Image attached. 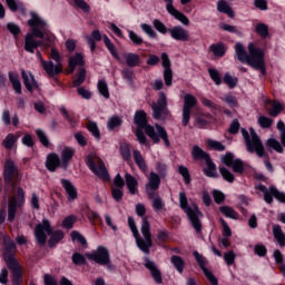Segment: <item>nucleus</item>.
I'll return each instance as SVG.
<instances>
[{
  "mask_svg": "<svg viewBox=\"0 0 285 285\" xmlns=\"http://www.w3.org/2000/svg\"><path fill=\"white\" fill-rule=\"evenodd\" d=\"M164 1L166 2V10L168 14L174 17V19H176L177 21H180L183 26H190V19H188L186 14H184L181 11L175 8V6L173 4L174 0H164Z\"/></svg>",
  "mask_w": 285,
  "mask_h": 285,
  "instance_id": "2eb2a0df",
  "label": "nucleus"
},
{
  "mask_svg": "<svg viewBox=\"0 0 285 285\" xmlns=\"http://www.w3.org/2000/svg\"><path fill=\"white\" fill-rule=\"evenodd\" d=\"M21 77L28 92H35V90L39 89V82H37V79H35V76L31 72L28 75V72L22 69Z\"/></svg>",
  "mask_w": 285,
  "mask_h": 285,
  "instance_id": "6ab92c4d",
  "label": "nucleus"
},
{
  "mask_svg": "<svg viewBox=\"0 0 285 285\" xmlns=\"http://www.w3.org/2000/svg\"><path fill=\"white\" fill-rule=\"evenodd\" d=\"M7 30L13 36L14 39H19V35H21V28L14 22L7 23Z\"/></svg>",
  "mask_w": 285,
  "mask_h": 285,
  "instance_id": "6e6d98bb",
  "label": "nucleus"
},
{
  "mask_svg": "<svg viewBox=\"0 0 285 285\" xmlns=\"http://www.w3.org/2000/svg\"><path fill=\"white\" fill-rule=\"evenodd\" d=\"M220 213L225 215V217H228L229 219H238L239 214L233 209V207L229 206H222L220 207Z\"/></svg>",
  "mask_w": 285,
  "mask_h": 285,
  "instance_id": "09e8293b",
  "label": "nucleus"
},
{
  "mask_svg": "<svg viewBox=\"0 0 285 285\" xmlns=\"http://www.w3.org/2000/svg\"><path fill=\"white\" fill-rule=\"evenodd\" d=\"M104 43L107 50L110 52L111 57H114L116 61H121V57H119V53L117 52V48L115 47V43H112V40H110L108 36L104 37Z\"/></svg>",
  "mask_w": 285,
  "mask_h": 285,
  "instance_id": "72a5a7b5",
  "label": "nucleus"
},
{
  "mask_svg": "<svg viewBox=\"0 0 285 285\" xmlns=\"http://www.w3.org/2000/svg\"><path fill=\"white\" fill-rule=\"evenodd\" d=\"M222 161L225 166L233 168L234 173H244V161L242 159H236L235 156L230 153H227L225 156L222 157Z\"/></svg>",
  "mask_w": 285,
  "mask_h": 285,
  "instance_id": "dca6fc26",
  "label": "nucleus"
},
{
  "mask_svg": "<svg viewBox=\"0 0 285 285\" xmlns=\"http://www.w3.org/2000/svg\"><path fill=\"white\" fill-rule=\"evenodd\" d=\"M170 262L178 273H184V268L186 267V262L184 261V258L178 255H174L171 256Z\"/></svg>",
  "mask_w": 285,
  "mask_h": 285,
  "instance_id": "ea45409f",
  "label": "nucleus"
},
{
  "mask_svg": "<svg viewBox=\"0 0 285 285\" xmlns=\"http://www.w3.org/2000/svg\"><path fill=\"white\" fill-rule=\"evenodd\" d=\"M125 179H126V185L130 195H135L137 193V186H138L137 179L132 177V175L130 174H126Z\"/></svg>",
  "mask_w": 285,
  "mask_h": 285,
  "instance_id": "4c0bfd02",
  "label": "nucleus"
},
{
  "mask_svg": "<svg viewBox=\"0 0 285 285\" xmlns=\"http://www.w3.org/2000/svg\"><path fill=\"white\" fill-rule=\"evenodd\" d=\"M284 110V105L275 100L272 102V107L268 109L269 117H277Z\"/></svg>",
  "mask_w": 285,
  "mask_h": 285,
  "instance_id": "c03bdc74",
  "label": "nucleus"
},
{
  "mask_svg": "<svg viewBox=\"0 0 285 285\" xmlns=\"http://www.w3.org/2000/svg\"><path fill=\"white\" fill-rule=\"evenodd\" d=\"M134 159L140 170H142V173H146V170H148L146 161L144 160V156H141V153H139V150H134Z\"/></svg>",
  "mask_w": 285,
  "mask_h": 285,
  "instance_id": "49530a36",
  "label": "nucleus"
},
{
  "mask_svg": "<svg viewBox=\"0 0 285 285\" xmlns=\"http://www.w3.org/2000/svg\"><path fill=\"white\" fill-rule=\"evenodd\" d=\"M30 16L31 19L28 20V26H30L33 36L45 41V48H51L52 43H55V38L51 36L46 37L45 35L48 23L43 19L39 18V14L35 11H31Z\"/></svg>",
  "mask_w": 285,
  "mask_h": 285,
  "instance_id": "39448f33",
  "label": "nucleus"
},
{
  "mask_svg": "<svg viewBox=\"0 0 285 285\" xmlns=\"http://www.w3.org/2000/svg\"><path fill=\"white\" fill-rule=\"evenodd\" d=\"M12 179H14V181H19L21 176L19 175V169L14 166V163L7 160L4 165V180L7 184H12Z\"/></svg>",
  "mask_w": 285,
  "mask_h": 285,
  "instance_id": "a211bd4d",
  "label": "nucleus"
},
{
  "mask_svg": "<svg viewBox=\"0 0 285 285\" xmlns=\"http://www.w3.org/2000/svg\"><path fill=\"white\" fill-rule=\"evenodd\" d=\"M246 150L247 153H256L258 157H264L266 155V150L262 144H247Z\"/></svg>",
  "mask_w": 285,
  "mask_h": 285,
  "instance_id": "e433bc0d",
  "label": "nucleus"
},
{
  "mask_svg": "<svg viewBox=\"0 0 285 285\" xmlns=\"http://www.w3.org/2000/svg\"><path fill=\"white\" fill-rule=\"evenodd\" d=\"M119 126H121V118L119 117H112L107 124L108 130H115V128H119Z\"/></svg>",
  "mask_w": 285,
  "mask_h": 285,
  "instance_id": "774afa93",
  "label": "nucleus"
},
{
  "mask_svg": "<svg viewBox=\"0 0 285 285\" xmlns=\"http://www.w3.org/2000/svg\"><path fill=\"white\" fill-rule=\"evenodd\" d=\"M86 257L96 264H100V266H107V264H110V254L104 246H99L96 250L86 254Z\"/></svg>",
  "mask_w": 285,
  "mask_h": 285,
  "instance_id": "9b49d317",
  "label": "nucleus"
},
{
  "mask_svg": "<svg viewBox=\"0 0 285 285\" xmlns=\"http://www.w3.org/2000/svg\"><path fill=\"white\" fill-rule=\"evenodd\" d=\"M153 118L154 119H166V115L168 112V108L159 107L157 105H151Z\"/></svg>",
  "mask_w": 285,
  "mask_h": 285,
  "instance_id": "c9c22d12",
  "label": "nucleus"
},
{
  "mask_svg": "<svg viewBox=\"0 0 285 285\" xmlns=\"http://www.w3.org/2000/svg\"><path fill=\"white\" fill-rule=\"evenodd\" d=\"M219 173L226 181H229L230 184L235 181V176L233 175V173H230L225 167H219Z\"/></svg>",
  "mask_w": 285,
  "mask_h": 285,
  "instance_id": "e2e57ef3",
  "label": "nucleus"
},
{
  "mask_svg": "<svg viewBox=\"0 0 285 285\" xmlns=\"http://www.w3.org/2000/svg\"><path fill=\"white\" fill-rule=\"evenodd\" d=\"M24 50L26 52H29L30 55H35V32L27 33L24 37Z\"/></svg>",
  "mask_w": 285,
  "mask_h": 285,
  "instance_id": "f704fd0d",
  "label": "nucleus"
},
{
  "mask_svg": "<svg viewBox=\"0 0 285 285\" xmlns=\"http://www.w3.org/2000/svg\"><path fill=\"white\" fill-rule=\"evenodd\" d=\"M126 66L128 68H137V66L141 65V57H139L138 53L135 52H126L122 55Z\"/></svg>",
  "mask_w": 285,
  "mask_h": 285,
  "instance_id": "b1692460",
  "label": "nucleus"
},
{
  "mask_svg": "<svg viewBox=\"0 0 285 285\" xmlns=\"http://www.w3.org/2000/svg\"><path fill=\"white\" fill-rule=\"evenodd\" d=\"M207 167L204 169V173L207 177H217V169L215 168V165L213 160L207 159L206 160Z\"/></svg>",
  "mask_w": 285,
  "mask_h": 285,
  "instance_id": "3c124183",
  "label": "nucleus"
},
{
  "mask_svg": "<svg viewBox=\"0 0 285 285\" xmlns=\"http://www.w3.org/2000/svg\"><path fill=\"white\" fill-rule=\"evenodd\" d=\"M145 266L150 271L153 279L156 282V284H161V272L159 271V267L155 264V262L150 261L149 258L145 259Z\"/></svg>",
  "mask_w": 285,
  "mask_h": 285,
  "instance_id": "4be33fe9",
  "label": "nucleus"
},
{
  "mask_svg": "<svg viewBox=\"0 0 285 285\" xmlns=\"http://www.w3.org/2000/svg\"><path fill=\"white\" fill-rule=\"evenodd\" d=\"M160 184L161 179L159 178V175L155 174V171H151L148 178V184L146 186L148 195H153L150 190H157Z\"/></svg>",
  "mask_w": 285,
  "mask_h": 285,
  "instance_id": "393cba45",
  "label": "nucleus"
},
{
  "mask_svg": "<svg viewBox=\"0 0 285 285\" xmlns=\"http://www.w3.org/2000/svg\"><path fill=\"white\" fill-rule=\"evenodd\" d=\"M247 48L248 51H246V48H244L242 42H237L235 45V52L240 63H247V66H250L258 58V56L262 55L264 49L256 47L253 42H249Z\"/></svg>",
  "mask_w": 285,
  "mask_h": 285,
  "instance_id": "0eeeda50",
  "label": "nucleus"
},
{
  "mask_svg": "<svg viewBox=\"0 0 285 285\" xmlns=\"http://www.w3.org/2000/svg\"><path fill=\"white\" fill-rule=\"evenodd\" d=\"M3 244L6 248V253L3 255L4 262L8 265V268L11 269V273L13 275V284H21V279L23 277L21 273V266H19V262H17V258L11 253V250H14L17 247L14 246V242L10 239V236L3 237Z\"/></svg>",
  "mask_w": 285,
  "mask_h": 285,
  "instance_id": "20e7f679",
  "label": "nucleus"
},
{
  "mask_svg": "<svg viewBox=\"0 0 285 285\" xmlns=\"http://www.w3.org/2000/svg\"><path fill=\"white\" fill-rule=\"evenodd\" d=\"M60 164L61 159H59V156L57 154H49L47 156L46 168H48L50 173H55V170L59 168Z\"/></svg>",
  "mask_w": 285,
  "mask_h": 285,
  "instance_id": "c85d7f7f",
  "label": "nucleus"
},
{
  "mask_svg": "<svg viewBox=\"0 0 285 285\" xmlns=\"http://www.w3.org/2000/svg\"><path fill=\"white\" fill-rule=\"evenodd\" d=\"M75 222H77V217H75V215L67 216L62 220V227H65L67 230H70V228L75 226Z\"/></svg>",
  "mask_w": 285,
  "mask_h": 285,
  "instance_id": "69168bd1",
  "label": "nucleus"
},
{
  "mask_svg": "<svg viewBox=\"0 0 285 285\" xmlns=\"http://www.w3.org/2000/svg\"><path fill=\"white\" fill-rule=\"evenodd\" d=\"M160 59H161V66L164 70L173 69L171 68L173 63L170 62V57L168 56V53L163 52L160 56Z\"/></svg>",
  "mask_w": 285,
  "mask_h": 285,
  "instance_id": "338daca9",
  "label": "nucleus"
},
{
  "mask_svg": "<svg viewBox=\"0 0 285 285\" xmlns=\"http://www.w3.org/2000/svg\"><path fill=\"white\" fill-rule=\"evenodd\" d=\"M217 10L222 14H227V17H229V19H235V11L233 10L230 4H228V2L226 0H219L217 2Z\"/></svg>",
  "mask_w": 285,
  "mask_h": 285,
  "instance_id": "c756f323",
  "label": "nucleus"
},
{
  "mask_svg": "<svg viewBox=\"0 0 285 285\" xmlns=\"http://www.w3.org/2000/svg\"><path fill=\"white\" fill-rule=\"evenodd\" d=\"M178 199L181 210L186 213L195 230L199 233V230H202V223L199 222V218L202 217V212H199V207H197V205L195 204L190 207L188 205V196H186V193L184 191L179 193Z\"/></svg>",
  "mask_w": 285,
  "mask_h": 285,
  "instance_id": "423d86ee",
  "label": "nucleus"
},
{
  "mask_svg": "<svg viewBox=\"0 0 285 285\" xmlns=\"http://www.w3.org/2000/svg\"><path fill=\"white\" fill-rule=\"evenodd\" d=\"M153 26H154L155 30L160 32V35H166L170 30V28L168 29V27H166V24H164V22H161V20H159V19H155L153 21Z\"/></svg>",
  "mask_w": 285,
  "mask_h": 285,
  "instance_id": "13d9d810",
  "label": "nucleus"
},
{
  "mask_svg": "<svg viewBox=\"0 0 285 285\" xmlns=\"http://www.w3.org/2000/svg\"><path fill=\"white\" fill-rule=\"evenodd\" d=\"M128 36L130 41L134 43V46H141L144 43V38L141 36L137 35V32L132 30H128Z\"/></svg>",
  "mask_w": 285,
  "mask_h": 285,
  "instance_id": "052dcab7",
  "label": "nucleus"
},
{
  "mask_svg": "<svg viewBox=\"0 0 285 285\" xmlns=\"http://www.w3.org/2000/svg\"><path fill=\"white\" fill-rule=\"evenodd\" d=\"M73 155H75V149H72L70 147H66L61 151V159H62L63 166H68V161H70V159H72Z\"/></svg>",
  "mask_w": 285,
  "mask_h": 285,
  "instance_id": "de8ad7c7",
  "label": "nucleus"
},
{
  "mask_svg": "<svg viewBox=\"0 0 285 285\" xmlns=\"http://www.w3.org/2000/svg\"><path fill=\"white\" fill-rule=\"evenodd\" d=\"M128 226L136 239L138 248L148 255L150 253V247L153 246V234H150V223H148V218H142L140 230L144 238L139 237V229H137V225L132 217H128Z\"/></svg>",
  "mask_w": 285,
  "mask_h": 285,
  "instance_id": "f03ea898",
  "label": "nucleus"
},
{
  "mask_svg": "<svg viewBox=\"0 0 285 285\" xmlns=\"http://www.w3.org/2000/svg\"><path fill=\"white\" fill-rule=\"evenodd\" d=\"M87 166L92 170L99 179H102V181H110V175H108V169H106V165L104 164V160L99 158L97 155L89 156L87 159Z\"/></svg>",
  "mask_w": 285,
  "mask_h": 285,
  "instance_id": "6e6552de",
  "label": "nucleus"
},
{
  "mask_svg": "<svg viewBox=\"0 0 285 285\" xmlns=\"http://www.w3.org/2000/svg\"><path fill=\"white\" fill-rule=\"evenodd\" d=\"M77 66H86V61L83 60V55L77 52L73 57L69 58L68 68L69 75H72L75 70L77 69Z\"/></svg>",
  "mask_w": 285,
  "mask_h": 285,
  "instance_id": "5701e85b",
  "label": "nucleus"
},
{
  "mask_svg": "<svg viewBox=\"0 0 285 285\" xmlns=\"http://www.w3.org/2000/svg\"><path fill=\"white\" fill-rule=\"evenodd\" d=\"M140 28L142 32H145V35L150 37V39H157V32L155 31V29H153L150 24L141 23Z\"/></svg>",
  "mask_w": 285,
  "mask_h": 285,
  "instance_id": "680f3d73",
  "label": "nucleus"
},
{
  "mask_svg": "<svg viewBox=\"0 0 285 285\" xmlns=\"http://www.w3.org/2000/svg\"><path fill=\"white\" fill-rule=\"evenodd\" d=\"M98 92L102 95L105 99H110V90L108 89V82L106 80H98Z\"/></svg>",
  "mask_w": 285,
  "mask_h": 285,
  "instance_id": "a18cd8bd",
  "label": "nucleus"
},
{
  "mask_svg": "<svg viewBox=\"0 0 285 285\" xmlns=\"http://www.w3.org/2000/svg\"><path fill=\"white\" fill-rule=\"evenodd\" d=\"M264 50L261 52L257 59H255L250 68H254L255 70H259L261 75L266 76V61L264 60Z\"/></svg>",
  "mask_w": 285,
  "mask_h": 285,
  "instance_id": "7c9ffc66",
  "label": "nucleus"
},
{
  "mask_svg": "<svg viewBox=\"0 0 285 285\" xmlns=\"http://www.w3.org/2000/svg\"><path fill=\"white\" fill-rule=\"evenodd\" d=\"M35 235L40 246H43V244H46L48 235H51L49 240L50 246H55V244H59V242L63 239V232H52V227L50 226V222H48V219H43L40 224L36 226Z\"/></svg>",
  "mask_w": 285,
  "mask_h": 285,
  "instance_id": "7ed1b4c3",
  "label": "nucleus"
},
{
  "mask_svg": "<svg viewBox=\"0 0 285 285\" xmlns=\"http://www.w3.org/2000/svg\"><path fill=\"white\" fill-rule=\"evenodd\" d=\"M86 81V69L79 68L77 73V79L73 80V88H79Z\"/></svg>",
  "mask_w": 285,
  "mask_h": 285,
  "instance_id": "603ef678",
  "label": "nucleus"
},
{
  "mask_svg": "<svg viewBox=\"0 0 285 285\" xmlns=\"http://www.w3.org/2000/svg\"><path fill=\"white\" fill-rule=\"evenodd\" d=\"M13 197L9 200V209H8V220L14 222V216L17 215V208L19 206H23V202H26V194L23 191V188L13 186Z\"/></svg>",
  "mask_w": 285,
  "mask_h": 285,
  "instance_id": "1a4fd4ad",
  "label": "nucleus"
},
{
  "mask_svg": "<svg viewBox=\"0 0 285 285\" xmlns=\"http://www.w3.org/2000/svg\"><path fill=\"white\" fill-rule=\"evenodd\" d=\"M163 77L165 85L170 88L173 86V69H164Z\"/></svg>",
  "mask_w": 285,
  "mask_h": 285,
  "instance_id": "0e129e2a",
  "label": "nucleus"
},
{
  "mask_svg": "<svg viewBox=\"0 0 285 285\" xmlns=\"http://www.w3.org/2000/svg\"><path fill=\"white\" fill-rule=\"evenodd\" d=\"M86 128L90 135L96 139V141H100L101 139V131L99 130V126L96 121L89 120L86 125Z\"/></svg>",
  "mask_w": 285,
  "mask_h": 285,
  "instance_id": "473e14b6",
  "label": "nucleus"
},
{
  "mask_svg": "<svg viewBox=\"0 0 285 285\" xmlns=\"http://www.w3.org/2000/svg\"><path fill=\"white\" fill-rule=\"evenodd\" d=\"M9 81L12 85V88L17 95H21V80H19V75L13 71L8 72Z\"/></svg>",
  "mask_w": 285,
  "mask_h": 285,
  "instance_id": "2f4dec72",
  "label": "nucleus"
},
{
  "mask_svg": "<svg viewBox=\"0 0 285 285\" xmlns=\"http://www.w3.org/2000/svg\"><path fill=\"white\" fill-rule=\"evenodd\" d=\"M208 75H209L212 81H214V83H216V86H222V75H219V71L217 69L209 68Z\"/></svg>",
  "mask_w": 285,
  "mask_h": 285,
  "instance_id": "4d7b16f0",
  "label": "nucleus"
},
{
  "mask_svg": "<svg viewBox=\"0 0 285 285\" xmlns=\"http://www.w3.org/2000/svg\"><path fill=\"white\" fill-rule=\"evenodd\" d=\"M6 3L11 12H19L22 17L28 14V8L21 0H6Z\"/></svg>",
  "mask_w": 285,
  "mask_h": 285,
  "instance_id": "412c9836",
  "label": "nucleus"
},
{
  "mask_svg": "<svg viewBox=\"0 0 285 285\" xmlns=\"http://www.w3.org/2000/svg\"><path fill=\"white\" fill-rule=\"evenodd\" d=\"M86 40H87V43L90 48V51L95 52L97 50V42L96 41H101V31H99V29H95L91 32V37L87 36Z\"/></svg>",
  "mask_w": 285,
  "mask_h": 285,
  "instance_id": "cd10ccee",
  "label": "nucleus"
},
{
  "mask_svg": "<svg viewBox=\"0 0 285 285\" xmlns=\"http://www.w3.org/2000/svg\"><path fill=\"white\" fill-rule=\"evenodd\" d=\"M273 233L276 242H278L279 246H285V235L279 225L273 226Z\"/></svg>",
  "mask_w": 285,
  "mask_h": 285,
  "instance_id": "a19ab883",
  "label": "nucleus"
},
{
  "mask_svg": "<svg viewBox=\"0 0 285 285\" xmlns=\"http://www.w3.org/2000/svg\"><path fill=\"white\" fill-rule=\"evenodd\" d=\"M36 57H37V59H39L43 70L47 72L48 77H55V75H61V72H63L62 63L55 65V62H52V61H46L43 59V56L41 55V51L37 50Z\"/></svg>",
  "mask_w": 285,
  "mask_h": 285,
  "instance_id": "9d476101",
  "label": "nucleus"
},
{
  "mask_svg": "<svg viewBox=\"0 0 285 285\" xmlns=\"http://www.w3.org/2000/svg\"><path fill=\"white\" fill-rule=\"evenodd\" d=\"M197 106V98L190 94L185 95L183 106V126H188L190 121V112Z\"/></svg>",
  "mask_w": 285,
  "mask_h": 285,
  "instance_id": "ddd939ff",
  "label": "nucleus"
},
{
  "mask_svg": "<svg viewBox=\"0 0 285 285\" xmlns=\"http://www.w3.org/2000/svg\"><path fill=\"white\" fill-rule=\"evenodd\" d=\"M224 83L228 86V88L233 89L237 86V82L239 81L237 78L230 76V73L226 72L223 78Z\"/></svg>",
  "mask_w": 285,
  "mask_h": 285,
  "instance_id": "bf43d9fd",
  "label": "nucleus"
},
{
  "mask_svg": "<svg viewBox=\"0 0 285 285\" xmlns=\"http://www.w3.org/2000/svg\"><path fill=\"white\" fill-rule=\"evenodd\" d=\"M226 45L224 42H217L209 46V52L216 57V59H222V57L226 56Z\"/></svg>",
  "mask_w": 285,
  "mask_h": 285,
  "instance_id": "a878e982",
  "label": "nucleus"
},
{
  "mask_svg": "<svg viewBox=\"0 0 285 285\" xmlns=\"http://www.w3.org/2000/svg\"><path fill=\"white\" fill-rule=\"evenodd\" d=\"M257 188L261 190V193H263L266 204H273V197H275L282 204H285V194L277 190V188H266L264 185H258Z\"/></svg>",
  "mask_w": 285,
  "mask_h": 285,
  "instance_id": "f8f14e48",
  "label": "nucleus"
},
{
  "mask_svg": "<svg viewBox=\"0 0 285 285\" xmlns=\"http://www.w3.org/2000/svg\"><path fill=\"white\" fill-rule=\"evenodd\" d=\"M193 155L195 159H205V161H208V159H210V156H208V154H206V151H204L198 146L194 147Z\"/></svg>",
  "mask_w": 285,
  "mask_h": 285,
  "instance_id": "5fc2aeb1",
  "label": "nucleus"
},
{
  "mask_svg": "<svg viewBox=\"0 0 285 285\" xmlns=\"http://www.w3.org/2000/svg\"><path fill=\"white\" fill-rule=\"evenodd\" d=\"M255 32L258 37H262V39H266L269 35L268 32V24L264 23V22H258L255 26Z\"/></svg>",
  "mask_w": 285,
  "mask_h": 285,
  "instance_id": "79ce46f5",
  "label": "nucleus"
},
{
  "mask_svg": "<svg viewBox=\"0 0 285 285\" xmlns=\"http://www.w3.org/2000/svg\"><path fill=\"white\" fill-rule=\"evenodd\" d=\"M169 35L175 41H181L183 43L190 41V32L181 26L169 28Z\"/></svg>",
  "mask_w": 285,
  "mask_h": 285,
  "instance_id": "f3484780",
  "label": "nucleus"
},
{
  "mask_svg": "<svg viewBox=\"0 0 285 285\" xmlns=\"http://www.w3.org/2000/svg\"><path fill=\"white\" fill-rule=\"evenodd\" d=\"M240 132L245 144H262V138H259V135H257L255 128L250 127L249 132L246 128H242Z\"/></svg>",
  "mask_w": 285,
  "mask_h": 285,
  "instance_id": "aec40b11",
  "label": "nucleus"
},
{
  "mask_svg": "<svg viewBox=\"0 0 285 285\" xmlns=\"http://www.w3.org/2000/svg\"><path fill=\"white\" fill-rule=\"evenodd\" d=\"M257 124L263 129H268L273 127V119L266 117V116H259L257 118Z\"/></svg>",
  "mask_w": 285,
  "mask_h": 285,
  "instance_id": "864d4df0",
  "label": "nucleus"
},
{
  "mask_svg": "<svg viewBox=\"0 0 285 285\" xmlns=\"http://www.w3.org/2000/svg\"><path fill=\"white\" fill-rule=\"evenodd\" d=\"M194 257L197 262V264L200 266L205 277L208 279V282L212 285H218L219 281H217V277H215V275L213 274V272H210L208 268H206V257H204L202 254H199V252H194Z\"/></svg>",
  "mask_w": 285,
  "mask_h": 285,
  "instance_id": "4468645a",
  "label": "nucleus"
},
{
  "mask_svg": "<svg viewBox=\"0 0 285 285\" xmlns=\"http://www.w3.org/2000/svg\"><path fill=\"white\" fill-rule=\"evenodd\" d=\"M120 75L129 86H135V80H134L135 71H132L130 68H125L121 70Z\"/></svg>",
  "mask_w": 285,
  "mask_h": 285,
  "instance_id": "37998d69",
  "label": "nucleus"
},
{
  "mask_svg": "<svg viewBox=\"0 0 285 285\" xmlns=\"http://www.w3.org/2000/svg\"><path fill=\"white\" fill-rule=\"evenodd\" d=\"M224 104H226L229 108H237L239 102H237V97L228 94L220 98Z\"/></svg>",
  "mask_w": 285,
  "mask_h": 285,
  "instance_id": "8fccbe9b",
  "label": "nucleus"
},
{
  "mask_svg": "<svg viewBox=\"0 0 285 285\" xmlns=\"http://www.w3.org/2000/svg\"><path fill=\"white\" fill-rule=\"evenodd\" d=\"M134 124L137 128H145V132L154 144H159L161 140L164 144H170L168 139V132L161 125L155 127L148 124V114L144 110H137L134 115Z\"/></svg>",
  "mask_w": 285,
  "mask_h": 285,
  "instance_id": "f257e3e1",
  "label": "nucleus"
},
{
  "mask_svg": "<svg viewBox=\"0 0 285 285\" xmlns=\"http://www.w3.org/2000/svg\"><path fill=\"white\" fill-rule=\"evenodd\" d=\"M61 185L67 193L68 200L75 202L77 199V188H75V185L68 179H61Z\"/></svg>",
  "mask_w": 285,
  "mask_h": 285,
  "instance_id": "bb28decb",
  "label": "nucleus"
},
{
  "mask_svg": "<svg viewBox=\"0 0 285 285\" xmlns=\"http://www.w3.org/2000/svg\"><path fill=\"white\" fill-rule=\"evenodd\" d=\"M60 114L68 121V124H69V126H71V128L77 127V120L75 119V114L69 112L68 109H66V107H63V106L60 107Z\"/></svg>",
  "mask_w": 285,
  "mask_h": 285,
  "instance_id": "58836bf2",
  "label": "nucleus"
}]
</instances>
